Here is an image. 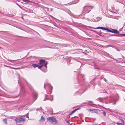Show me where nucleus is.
<instances>
[{
  "label": "nucleus",
  "mask_w": 125,
  "mask_h": 125,
  "mask_svg": "<svg viewBox=\"0 0 125 125\" xmlns=\"http://www.w3.org/2000/svg\"><path fill=\"white\" fill-rule=\"evenodd\" d=\"M118 96L117 95L114 96L112 94L109 97H107L104 98H99L97 99L98 100L99 99L100 100V102H104L106 104L114 102V104H115V102L118 100Z\"/></svg>",
  "instance_id": "nucleus-1"
},
{
  "label": "nucleus",
  "mask_w": 125,
  "mask_h": 125,
  "mask_svg": "<svg viewBox=\"0 0 125 125\" xmlns=\"http://www.w3.org/2000/svg\"><path fill=\"white\" fill-rule=\"evenodd\" d=\"M96 29H101L103 30H106L112 33L118 34L119 32V31L115 29H111V31L109 29L107 28H104L102 27H98Z\"/></svg>",
  "instance_id": "nucleus-2"
},
{
  "label": "nucleus",
  "mask_w": 125,
  "mask_h": 125,
  "mask_svg": "<svg viewBox=\"0 0 125 125\" xmlns=\"http://www.w3.org/2000/svg\"><path fill=\"white\" fill-rule=\"evenodd\" d=\"M93 7L89 6H85L83 8V10L82 14L83 15H84L87 13H89Z\"/></svg>",
  "instance_id": "nucleus-3"
},
{
  "label": "nucleus",
  "mask_w": 125,
  "mask_h": 125,
  "mask_svg": "<svg viewBox=\"0 0 125 125\" xmlns=\"http://www.w3.org/2000/svg\"><path fill=\"white\" fill-rule=\"evenodd\" d=\"M39 64L41 65H43V67H44V70H43L45 71L47 70V65L48 64V62L44 60L41 59L40 60Z\"/></svg>",
  "instance_id": "nucleus-4"
},
{
  "label": "nucleus",
  "mask_w": 125,
  "mask_h": 125,
  "mask_svg": "<svg viewBox=\"0 0 125 125\" xmlns=\"http://www.w3.org/2000/svg\"><path fill=\"white\" fill-rule=\"evenodd\" d=\"M47 119L49 122L53 124H56L58 123V121L56 119L53 117H49L47 118Z\"/></svg>",
  "instance_id": "nucleus-5"
},
{
  "label": "nucleus",
  "mask_w": 125,
  "mask_h": 125,
  "mask_svg": "<svg viewBox=\"0 0 125 125\" xmlns=\"http://www.w3.org/2000/svg\"><path fill=\"white\" fill-rule=\"evenodd\" d=\"M25 82L27 86L29 87V88L31 89L32 92L33 93V95L34 98H35V100L36 99L37 97V94L35 91H34L32 89V86L30 84L28 83L26 81Z\"/></svg>",
  "instance_id": "nucleus-6"
},
{
  "label": "nucleus",
  "mask_w": 125,
  "mask_h": 125,
  "mask_svg": "<svg viewBox=\"0 0 125 125\" xmlns=\"http://www.w3.org/2000/svg\"><path fill=\"white\" fill-rule=\"evenodd\" d=\"M47 87L48 88L49 91H47V93L48 94H50L52 93V87L51 85L50 84L47 83L44 84V88H45V87Z\"/></svg>",
  "instance_id": "nucleus-7"
},
{
  "label": "nucleus",
  "mask_w": 125,
  "mask_h": 125,
  "mask_svg": "<svg viewBox=\"0 0 125 125\" xmlns=\"http://www.w3.org/2000/svg\"><path fill=\"white\" fill-rule=\"evenodd\" d=\"M16 123H18L22 122L25 121V119L23 118H17L14 120Z\"/></svg>",
  "instance_id": "nucleus-8"
},
{
  "label": "nucleus",
  "mask_w": 125,
  "mask_h": 125,
  "mask_svg": "<svg viewBox=\"0 0 125 125\" xmlns=\"http://www.w3.org/2000/svg\"><path fill=\"white\" fill-rule=\"evenodd\" d=\"M84 75H83L81 74H79L77 76V79L78 80V82L79 83H80V81H81L82 82L81 80L82 79H83V80L84 79Z\"/></svg>",
  "instance_id": "nucleus-9"
},
{
  "label": "nucleus",
  "mask_w": 125,
  "mask_h": 125,
  "mask_svg": "<svg viewBox=\"0 0 125 125\" xmlns=\"http://www.w3.org/2000/svg\"><path fill=\"white\" fill-rule=\"evenodd\" d=\"M21 92L22 95H25L26 93L24 89V87L23 86H21Z\"/></svg>",
  "instance_id": "nucleus-10"
},
{
  "label": "nucleus",
  "mask_w": 125,
  "mask_h": 125,
  "mask_svg": "<svg viewBox=\"0 0 125 125\" xmlns=\"http://www.w3.org/2000/svg\"><path fill=\"white\" fill-rule=\"evenodd\" d=\"M38 68L42 70V71L44 72H46L47 70L45 71H43V70H44V69H43V68L44 67H43V65H41V64H40V66H38Z\"/></svg>",
  "instance_id": "nucleus-11"
},
{
  "label": "nucleus",
  "mask_w": 125,
  "mask_h": 125,
  "mask_svg": "<svg viewBox=\"0 0 125 125\" xmlns=\"http://www.w3.org/2000/svg\"><path fill=\"white\" fill-rule=\"evenodd\" d=\"M90 111H92L93 112L96 113L97 114H98V110L97 109H93L92 110H91V109H90Z\"/></svg>",
  "instance_id": "nucleus-12"
},
{
  "label": "nucleus",
  "mask_w": 125,
  "mask_h": 125,
  "mask_svg": "<svg viewBox=\"0 0 125 125\" xmlns=\"http://www.w3.org/2000/svg\"><path fill=\"white\" fill-rule=\"evenodd\" d=\"M32 66L34 68H35L36 67H38V65L36 64H32Z\"/></svg>",
  "instance_id": "nucleus-13"
},
{
  "label": "nucleus",
  "mask_w": 125,
  "mask_h": 125,
  "mask_svg": "<svg viewBox=\"0 0 125 125\" xmlns=\"http://www.w3.org/2000/svg\"><path fill=\"white\" fill-rule=\"evenodd\" d=\"M42 8L45 11H48L49 10V8H48L44 6H43Z\"/></svg>",
  "instance_id": "nucleus-14"
},
{
  "label": "nucleus",
  "mask_w": 125,
  "mask_h": 125,
  "mask_svg": "<svg viewBox=\"0 0 125 125\" xmlns=\"http://www.w3.org/2000/svg\"><path fill=\"white\" fill-rule=\"evenodd\" d=\"M118 2L124 4L125 3V0H118Z\"/></svg>",
  "instance_id": "nucleus-15"
},
{
  "label": "nucleus",
  "mask_w": 125,
  "mask_h": 125,
  "mask_svg": "<svg viewBox=\"0 0 125 125\" xmlns=\"http://www.w3.org/2000/svg\"><path fill=\"white\" fill-rule=\"evenodd\" d=\"M41 120L42 121H44L45 120V119L42 115L41 116Z\"/></svg>",
  "instance_id": "nucleus-16"
},
{
  "label": "nucleus",
  "mask_w": 125,
  "mask_h": 125,
  "mask_svg": "<svg viewBox=\"0 0 125 125\" xmlns=\"http://www.w3.org/2000/svg\"><path fill=\"white\" fill-rule=\"evenodd\" d=\"M79 1V0H74L73 1V4H75L78 2Z\"/></svg>",
  "instance_id": "nucleus-17"
},
{
  "label": "nucleus",
  "mask_w": 125,
  "mask_h": 125,
  "mask_svg": "<svg viewBox=\"0 0 125 125\" xmlns=\"http://www.w3.org/2000/svg\"><path fill=\"white\" fill-rule=\"evenodd\" d=\"M53 96L52 95H50V97L48 98V99L51 101H52L53 99Z\"/></svg>",
  "instance_id": "nucleus-18"
},
{
  "label": "nucleus",
  "mask_w": 125,
  "mask_h": 125,
  "mask_svg": "<svg viewBox=\"0 0 125 125\" xmlns=\"http://www.w3.org/2000/svg\"><path fill=\"white\" fill-rule=\"evenodd\" d=\"M98 18L99 19H97L96 20H94V21H93V20H92V21H93V22H97L100 20V18Z\"/></svg>",
  "instance_id": "nucleus-19"
},
{
  "label": "nucleus",
  "mask_w": 125,
  "mask_h": 125,
  "mask_svg": "<svg viewBox=\"0 0 125 125\" xmlns=\"http://www.w3.org/2000/svg\"><path fill=\"white\" fill-rule=\"evenodd\" d=\"M78 109H76L75 110H73V111L70 114V115L72 114H73V113H74V112H75L77 110H78Z\"/></svg>",
  "instance_id": "nucleus-20"
},
{
  "label": "nucleus",
  "mask_w": 125,
  "mask_h": 125,
  "mask_svg": "<svg viewBox=\"0 0 125 125\" xmlns=\"http://www.w3.org/2000/svg\"><path fill=\"white\" fill-rule=\"evenodd\" d=\"M23 1L24 2L26 3H28L30 1V0H23Z\"/></svg>",
  "instance_id": "nucleus-21"
},
{
  "label": "nucleus",
  "mask_w": 125,
  "mask_h": 125,
  "mask_svg": "<svg viewBox=\"0 0 125 125\" xmlns=\"http://www.w3.org/2000/svg\"><path fill=\"white\" fill-rule=\"evenodd\" d=\"M7 119H4L3 120L5 124H6L7 123Z\"/></svg>",
  "instance_id": "nucleus-22"
},
{
  "label": "nucleus",
  "mask_w": 125,
  "mask_h": 125,
  "mask_svg": "<svg viewBox=\"0 0 125 125\" xmlns=\"http://www.w3.org/2000/svg\"><path fill=\"white\" fill-rule=\"evenodd\" d=\"M42 108L40 107L39 108H37V111H39L40 112L42 111Z\"/></svg>",
  "instance_id": "nucleus-23"
},
{
  "label": "nucleus",
  "mask_w": 125,
  "mask_h": 125,
  "mask_svg": "<svg viewBox=\"0 0 125 125\" xmlns=\"http://www.w3.org/2000/svg\"><path fill=\"white\" fill-rule=\"evenodd\" d=\"M103 112H102V114H103L104 116H105L106 115V112L104 111H103Z\"/></svg>",
  "instance_id": "nucleus-24"
},
{
  "label": "nucleus",
  "mask_w": 125,
  "mask_h": 125,
  "mask_svg": "<svg viewBox=\"0 0 125 125\" xmlns=\"http://www.w3.org/2000/svg\"><path fill=\"white\" fill-rule=\"evenodd\" d=\"M47 95H45V98L44 99V101H45L47 99Z\"/></svg>",
  "instance_id": "nucleus-25"
},
{
  "label": "nucleus",
  "mask_w": 125,
  "mask_h": 125,
  "mask_svg": "<svg viewBox=\"0 0 125 125\" xmlns=\"http://www.w3.org/2000/svg\"><path fill=\"white\" fill-rule=\"evenodd\" d=\"M125 36V34H119L118 35V36Z\"/></svg>",
  "instance_id": "nucleus-26"
},
{
  "label": "nucleus",
  "mask_w": 125,
  "mask_h": 125,
  "mask_svg": "<svg viewBox=\"0 0 125 125\" xmlns=\"http://www.w3.org/2000/svg\"><path fill=\"white\" fill-rule=\"evenodd\" d=\"M43 47V48H52L51 47H49V46H44Z\"/></svg>",
  "instance_id": "nucleus-27"
},
{
  "label": "nucleus",
  "mask_w": 125,
  "mask_h": 125,
  "mask_svg": "<svg viewBox=\"0 0 125 125\" xmlns=\"http://www.w3.org/2000/svg\"><path fill=\"white\" fill-rule=\"evenodd\" d=\"M81 91V90H79L78 91H77L76 92V93L77 94V93H80V94H81V93H83V92H80Z\"/></svg>",
  "instance_id": "nucleus-28"
},
{
  "label": "nucleus",
  "mask_w": 125,
  "mask_h": 125,
  "mask_svg": "<svg viewBox=\"0 0 125 125\" xmlns=\"http://www.w3.org/2000/svg\"><path fill=\"white\" fill-rule=\"evenodd\" d=\"M71 61V60L70 59H68V61L67 62V63H70Z\"/></svg>",
  "instance_id": "nucleus-29"
},
{
  "label": "nucleus",
  "mask_w": 125,
  "mask_h": 125,
  "mask_svg": "<svg viewBox=\"0 0 125 125\" xmlns=\"http://www.w3.org/2000/svg\"><path fill=\"white\" fill-rule=\"evenodd\" d=\"M121 121H122V122L123 123V125H124V121L122 119H121Z\"/></svg>",
  "instance_id": "nucleus-30"
},
{
  "label": "nucleus",
  "mask_w": 125,
  "mask_h": 125,
  "mask_svg": "<svg viewBox=\"0 0 125 125\" xmlns=\"http://www.w3.org/2000/svg\"><path fill=\"white\" fill-rule=\"evenodd\" d=\"M117 124L118 125H122V124L121 123H119Z\"/></svg>",
  "instance_id": "nucleus-31"
},
{
  "label": "nucleus",
  "mask_w": 125,
  "mask_h": 125,
  "mask_svg": "<svg viewBox=\"0 0 125 125\" xmlns=\"http://www.w3.org/2000/svg\"><path fill=\"white\" fill-rule=\"evenodd\" d=\"M18 6L21 9H22V7L21 6H20L19 5H18Z\"/></svg>",
  "instance_id": "nucleus-32"
},
{
  "label": "nucleus",
  "mask_w": 125,
  "mask_h": 125,
  "mask_svg": "<svg viewBox=\"0 0 125 125\" xmlns=\"http://www.w3.org/2000/svg\"><path fill=\"white\" fill-rule=\"evenodd\" d=\"M82 18V19H83V18L85 19V20H86L87 19H88V18H85V17H84Z\"/></svg>",
  "instance_id": "nucleus-33"
},
{
  "label": "nucleus",
  "mask_w": 125,
  "mask_h": 125,
  "mask_svg": "<svg viewBox=\"0 0 125 125\" xmlns=\"http://www.w3.org/2000/svg\"><path fill=\"white\" fill-rule=\"evenodd\" d=\"M83 104H87V103L86 102H85V103H84Z\"/></svg>",
  "instance_id": "nucleus-34"
},
{
  "label": "nucleus",
  "mask_w": 125,
  "mask_h": 125,
  "mask_svg": "<svg viewBox=\"0 0 125 125\" xmlns=\"http://www.w3.org/2000/svg\"><path fill=\"white\" fill-rule=\"evenodd\" d=\"M8 60L9 61H11L12 60H11L8 59Z\"/></svg>",
  "instance_id": "nucleus-35"
},
{
  "label": "nucleus",
  "mask_w": 125,
  "mask_h": 125,
  "mask_svg": "<svg viewBox=\"0 0 125 125\" xmlns=\"http://www.w3.org/2000/svg\"><path fill=\"white\" fill-rule=\"evenodd\" d=\"M108 47H112V46H111V45H108Z\"/></svg>",
  "instance_id": "nucleus-36"
},
{
  "label": "nucleus",
  "mask_w": 125,
  "mask_h": 125,
  "mask_svg": "<svg viewBox=\"0 0 125 125\" xmlns=\"http://www.w3.org/2000/svg\"><path fill=\"white\" fill-rule=\"evenodd\" d=\"M90 103H92V102L90 101Z\"/></svg>",
  "instance_id": "nucleus-37"
},
{
  "label": "nucleus",
  "mask_w": 125,
  "mask_h": 125,
  "mask_svg": "<svg viewBox=\"0 0 125 125\" xmlns=\"http://www.w3.org/2000/svg\"><path fill=\"white\" fill-rule=\"evenodd\" d=\"M105 81H106V80L105 79Z\"/></svg>",
  "instance_id": "nucleus-38"
},
{
  "label": "nucleus",
  "mask_w": 125,
  "mask_h": 125,
  "mask_svg": "<svg viewBox=\"0 0 125 125\" xmlns=\"http://www.w3.org/2000/svg\"><path fill=\"white\" fill-rule=\"evenodd\" d=\"M114 59L116 61H117V60H116V59Z\"/></svg>",
  "instance_id": "nucleus-39"
},
{
  "label": "nucleus",
  "mask_w": 125,
  "mask_h": 125,
  "mask_svg": "<svg viewBox=\"0 0 125 125\" xmlns=\"http://www.w3.org/2000/svg\"><path fill=\"white\" fill-rule=\"evenodd\" d=\"M68 124H69V122H68Z\"/></svg>",
  "instance_id": "nucleus-40"
},
{
  "label": "nucleus",
  "mask_w": 125,
  "mask_h": 125,
  "mask_svg": "<svg viewBox=\"0 0 125 125\" xmlns=\"http://www.w3.org/2000/svg\"><path fill=\"white\" fill-rule=\"evenodd\" d=\"M52 18H54V17H52Z\"/></svg>",
  "instance_id": "nucleus-41"
},
{
  "label": "nucleus",
  "mask_w": 125,
  "mask_h": 125,
  "mask_svg": "<svg viewBox=\"0 0 125 125\" xmlns=\"http://www.w3.org/2000/svg\"><path fill=\"white\" fill-rule=\"evenodd\" d=\"M44 69V67H43V69Z\"/></svg>",
  "instance_id": "nucleus-42"
},
{
  "label": "nucleus",
  "mask_w": 125,
  "mask_h": 125,
  "mask_svg": "<svg viewBox=\"0 0 125 125\" xmlns=\"http://www.w3.org/2000/svg\"><path fill=\"white\" fill-rule=\"evenodd\" d=\"M52 110H51V111L52 112Z\"/></svg>",
  "instance_id": "nucleus-43"
},
{
  "label": "nucleus",
  "mask_w": 125,
  "mask_h": 125,
  "mask_svg": "<svg viewBox=\"0 0 125 125\" xmlns=\"http://www.w3.org/2000/svg\"><path fill=\"white\" fill-rule=\"evenodd\" d=\"M78 95H79L80 94H78Z\"/></svg>",
  "instance_id": "nucleus-44"
},
{
  "label": "nucleus",
  "mask_w": 125,
  "mask_h": 125,
  "mask_svg": "<svg viewBox=\"0 0 125 125\" xmlns=\"http://www.w3.org/2000/svg\"><path fill=\"white\" fill-rule=\"evenodd\" d=\"M77 61L78 62H80L79 61Z\"/></svg>",
  "instance_id": "nucleus-45"
},
{
  "label": "nucleus",
  "mask_w": 125,
  "mask_h": 125,
  "mask_svg": "<svg viewBox=\"0 0 125 125\" xmlns=\"http://www.w3.org/2000/svg\"><path fill=\"white\" fill-rule=\"evenodd\" d=\"M104 34H106L105 33H104Z\"/></svg>",
  "instance_id": "nucleus-46"
},
{
  "label": "nucleus",
  "mask_w": 125,
  "mask_h": 125,
  "mask_svg": "<svg viewBox=\"0 0 125 125\" xmlns=\"http://www.w3.org/2000/svg\"><path fill=\"white\" fill-rule=\"evenodd\" d=\"M15 60H13V61H15Z\"/></svg>",
  "instance_id": "nucleus-47"
},
{
  "label": "nucleus",
  "mask_w": 125,
  "mask_h": 125,
  "mask_svg": "<svg viewBox=\"0 0 125 125\" xmlns=\"http://www.w3.org/2000/svg\"><path fill=\"white\" fill-rule=\"evenodd\" d=\"M19 81H18V83H19Z\"/></svg>",
  "instance_id": "nucleus-48"
}]
</instances>
